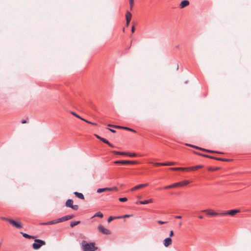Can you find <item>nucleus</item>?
Segmentation results:
<instances>
[{
	"instance_id": "obj_1",
	"label": "nucleus",
	"mask_w": 251,
	"mask_h": 251,
	"mask_svg": "<svg viewBox=\"0 0 251 251\" xmlns=\"http://www.w3.org/2000/svg\"><path fill=\"white\" fill-rule=\"evenodd\" d=\"M81 248L83 251H95L98 249V247L95 246V243H87L83 240L81 242Z\"/></svg>"
},
{
	"instance_id": "obj_2",
	"label": "nucleus",
	"mask_w": 251,
	"mask_h": 251,
	"mask_svg": "<svg viewBox=\"0 0 251 251\" xmlns=\"http://www.w3.org/2000/svg\"><path fill=\"white\" fill-rule=\"evenodd\" d=\"M202 167V165H197L190 167H173L170 168L169 169L172 171H194Z\"/></svg>"
},
{
	"instance_id": "obj_3",
	"label": "nucleus",
	"mask_w": 251,
	"mask_h": 251,
	"mask_svg": "<svg viewBox=\"0 0 251 251\" xmlns=\"http://www.w3.org/2000/svg\"><path fill=\"white\" fill-rule=\"evenodd\" d=\"M46 244L44 241H43L40 239H35V243H34L32 245L33 248L35 250H38L40 247L43 245H45Z\"/></svg>"
},
{
	"instance_id": "obj_4",
	"label": "nucleus",
	"mask_w": 251,
	"mask_h": 251,
	"mask_svg": "<svg viewBox=\"0 0 251 251\" xmlns=\"http://www.w3.org/2000/svg\"><path fill=\"white\" fill-rule=\"evenodd\" d=\"M114 164H121L123 165L126 164H137L138 162L136 161H129V160H119L114 161Z\"/></svg>"
},
{
	"instance_id": "obj_5",
	"label": "nucleus",
	"mask_w": 251,
	"mask_h": 251,
	"mask_svg": "<svg viewBox=\"0 0 251 251\" xmlns=\"http://www.w3.org/2000/svg\"><path fill=\"white\" fill-rule=\"evenodd\" d=\"M118 190V189L116 187H110V188L106 187V188H99L97 190V192L98 193H100L106 192V191H117Z\"/></svg>"
},
{
	"instance_id": "obj_6",
	"label": "nucleus",
	"mask_w": 251,
	"mask_h": 251,
	"mask_svg": "<svg viewBox=\"0 0 251 251\" xmlns=\"http://www.w3.org/2000/svg\"><path fill=\"white\" fill-rule=\"evenodd\" d=\"M240 212L239 210L233 209L229 211H226L222 212V216H225L226 215H229L231 216H234L236 214Z\"/></svg>"
},
{
	"instance_id": "obj_7",
	"label": "nucleus",
	"mask_w": 251,
	"mask_h": 251,
	"mask_svg": "<svg viewBox=\"0 0 251 251\" xmlns=\"http://www.w3.org/2000/svg\"><path fill=\"white\" fill-rule=\"evenodd\" d=\"M190 183L188 180H184L173 184V188L183 187L188 185Z\"/></svg>"
},
{
	"instance_id": "obj_8",
	"label": "nucleus",
	"mask_w": 251,
	"mask_h": 251,
	"mask_svg": "<svg viewBox=\"0 0 251 251\" xmlns=\"http://www.w3.org/2000/svg\"><path fill=\"white\" fill-rule=\"evenodd\" d=\"M202 212L206 213L208 215L216 216H222V212H216L212 211V210H203L201 211Z\"/></svg>"
},
{
	"instance_id": "obj_9",
	"label": "nucleus",
	"mask_w": 251,
	"mask_h": 251,
	"mask_svg": "<svg viewBox=\"0 0 251 251\" xmlns=\"http://www.w3.org/2000/svg\"><path fill=\"white\" fill-rule=\"evenodd\" d=\"M100 232L105 235H109L110 234V231L108 229L105 228L103 226L99 225L98 227Z\"/></svg>"
},
{
	"instance_id": "obj_10",
	"label": "nucleus",
	"mask_w": 251,
	"mask_h": 251,
	"mask_svg": "<svg viewBox=\"0 0 251 251\" xmlns=\"http://www.w3.org/2000/svg\"><path fill=\"white\" fill-rule=\"evenodd\" d=\"M9 223L17 228H21L23 227L21 222L14 221L12 219H10V220L9 221Z\"/></svg>"
},
{
	"instance_id": "obj_11",
	"label": "nucleus",
	"mask_w": 251,
	"mask_h": 251,
	"mask_svg": "<svg viewBox=\"0 0 251 251\" xmlns=\"http://www.w3.org/2000/svg\"><path fill=\"white\" fill-rule=\"evenodd\" d=\"M151 163H152V162H151ZM153 164L156 166H172L174 165L176 163L174 162H167L164 163H153Z\"/></svg>"
},
{
	"instance_id": "obj_12",
	"label": "nucleus",
	"mask_w": 251,
	"mask_h": 251,
	"mask_svg": "<svg viewBox=\"0 0 251 251\" xmlns=\"http://www.w3.org/2000/svg\"><path fill=\"white\" fill-rule=\"evenodd\" d=\"M200 154L204 157L213 159L217 160H220V161H228L229 160L227 159L214 157V156H210V155H207V154Z\"/></svg>"
},
{
	"instance_id": "obj_13",
	"label": "nucleus",
	"mask_w": 251,
	"mask_h": 251,
	"mask_svg": "<svg viewBox=\"0 0 251 251\" xmlns=\"http://www.w3.org/2000/svg\"><path fill=\"white\" fill-rule=\"evenodd\" d=\"M74 217V216L73 215H66L65 216H63L61 218L57 219V221L59 223H61L62 222H64L69 220H70Z\"/></svg>"
},
{
	"instance_id": "obj_14",
	"label": "nucleus",
	"mask_w": 251,
	"mask_h": 251,
	"mask_svg": "<svg viewBox=\"0 0 251 251\" xmlns=\"http://www.w3.org/2000/svg\"><path fill=\"white\" fill-rule=\"evenodd\" d=\"M131 17H132L131 13L130 12L127 11L126 13V26H128L129 23L131 21Z\"/></svg>"
},
{
	"instance_id": "obj_15",
	"label": "nucleus",
	"mask_w": 251,
	"mask_h": 251,
	"mask_svg": "<svg viewBox=\"0 0 251 251\" xmlns=\"http://www.w3.org/2000/svg\"><path fill=\"white\" fill-rule=\"evenodd\" d=\"M188 146H191V147H193V148H197V149H198L199 150H202V151H206V152H211V153H222L221 152H219V151H212V150H206V149H202L201 148H199L198 147H196V146H192L191 145H188Z\"/></svg>"
},
{
	"instance_id": "obj_16",
	"label": "nucleus",
	"mask_w": 251,
	"mask_h": 251,
	"mask_svg": "<svg viewBox=\"0 0 251 251\" xmlns=\"http://www.w3.org/2000/svg\"><path fill=\"white\" fill-rule=\"evenodd\" d=\"M172 244V240L170 237L166 238L163 241L164 246L168 247Z\"/></svg>"
},
{
	"instance_id": "obj_17",
	"label": "nucleus",
	"mask_w": 251,
	"mask_h": 251,
	"mask_svg": "<svg viewBox=\"0 0 251 251\" xmlns=\"http://www.w3.org/2000/svg\"><path fill=\"white\" fill-rule=\"evenodd\" d=\"M148 185V183L145 184H141L138 185H136L131 189L132 191L137 190L139 189H141L144 187L147 186Z\"/></svg>"
},
{
	"instance_id": "obj_18",
	"label": "nucleus",
	"mask_w": 251,
	"mask_h": 251,
	"mask_svg": "<svg viewBox=\"0 0 251 251\" xmlns=\"http://www.w3.org/2000/svg\"><path fill=\"white\" fill-rule=\"evenodd\" d=\"M189 3V1L188 0H183L180 2L179 7L180 8H183L188 6Z\"/></svg>"
},
{
	"instance_id": "obj_19",
	"label": "nucleus",
	"mask_w": 251,
	"mask_h": 251,
	"mask_svg": "<svg viewBox=\"0 0 251 251\" xmlns=\"http://www.w3.org/2000/svg\"><path fill=\"white\" fill-rule=\"evenodd\" d=\"M152 202H153L152 199H149V200L140 201L138 202V203L140 204H147L149 203H151ZM136 203H138V202H137Z\"/></svg>"
},
{
	"instance_id": "obj_20",
	"label": "nucleus",
	"mask_w": 251,
	"mask_h": 251,
	"mask_svg": "<svg viewBox=\"0 0 251 251\" xmlns=\"http://www.w3.org/2000/svg\"><path fill=\"white\" fill-rule=\"evenodd\" d=\"M58 223V222L57 221V219L52 220L51 221L47 222V223H41V225H53Z\"/></svg>"
},
{
	"instance_id": "obj_21",
	"label": "nucleus",
	"mask_w": 251,
	"mask_h": 251,
	"mask_svg": "<svg viewBox=\"0 0 251 251\" xmlns=\"http://www.w3.org/2000/svg\"><path fill=\"white\" fill-rule=\"evenodd\" d=\"M100 141H101L102 142L107 144L108 146H109L111 148H114L115 147L111 144L106 139L102 138L100 139Z\"/></svg>"
},
{
	"instance_id": "obj_22",
	"label": "nucleus",
	"mask_w": 251,
	"mask_h": 251,
	"mask_svg": "<svg viewBox=\"0 0 251 251\" xmlns=\"http://www.w3.org/2000/svg\"><path fill=\"white\" fill-rule=\"evenodd\" d=\"M73 204V201L71 199L68 200L65 203V205L67 207H71Z\"/></svg>"
},
{
	"instance_id": "obj_23",
	"label": "nucleus",
	"mask_w": 251,
	"mask_h": 251,
	"mask_svg": "<svg viewBox=\"0 0 251 251\" xmlns=\"http://www.w3.org/2000/svg\"><path fill=\"white\" fill-rule=\"evenodd\" d=\"M74 194L75 195V196L76 197L78 198L79 199H80L81 200L84 199V197L82 193H79L77 192H74Z\"/></svg>"
},
{
	"instance_id": "obj_24",
	"label": "nucleus",
	"mask_w": 251,
	"mask_h": 251,
	"mask_svg": "<svg viewBox=\"0 0 251 251\" xmlns=\"http://www.w3.org/2000/svg\"><path fill=\"white\" fill-rule=\"evenodd\" d=\"M112 152L115 154L116 155H126V152H121V151H112Z\"/></svg>"
},
{
	"instance_id": "obj_25",
	"label": "nucleus",
	"mask_w": 251,
	"mask_h": 251,
	"mask_svg": "<svg viewBox=\"0 0 251 251\" xmlns=\"http://www.w3.org/2000/svg\"><path fill=\"white\" fill-rule=\"evenodd\" d=\"M80 223V221H72L71 222L70 226L72 227L77 225Z\"/></svg>"
},
{
	"instance_id": "obj_26",
	"label": "nucleus",
	"mask_w": 251,
	"mask_h": 251,
	"mask_svg": "<svg viewBox=\"0 0 251 251\" xmlns=\"http://www.w3.org/2000/svg\"><path fill=\"white\" fill-rule=\"evenodd\" d=\"M21 234H22V235L26 238H27V239H31V238H33V236H31L26 233H23V232H21Z\"/></svg>"
},
{
	"instance_id": "obj_27",
	"label": "nucleus",
	"mask_w": 251,
	"mask_h": 251,
	"mask_svg": "<svg viewBox=\"0 0 251 251\" xmlns=\"http://www.w3.org/2000/svg\"><path fill=\"white\" fill-rule=\"evenodd\" d=\"M71 114H72L73 115H74V116H75V117L79 119H81V120H84V119L82 118H81V117H80L78 115H77L76 113H75V112H71Z\"/></svg>"
},
{
	"instance_id": "obj_28",
	"label": "nucleus",
	"mask_w": 251,
	"mask_h": 251,
	"mask_svg": "<svg viewBox=\"0 0 251 251\" xmlns=\"http://www.w3.org/2000/svg\"><path fill=\"white\" fill-rule=\"evenodd\" d=\"M94 217H99L101 218L103 217V215L100 212H98L94 215Z\"/></svg>"
},
{
	"instance_id": "obj_29",
	"label": "nucleus",
	"mask_w": 251,
	"mask_h": 251,
	"mask_svg": "<svg viewBox=\"0 0 251 251\" xmlns=\"http://www.w3.org/2000/svg\"><path fill=\"white\" fill-rule=\"evenodd\" d=\"M126 155L130 157H136L137 156V154L135 153L126 152Z\"/></svg>"
},
{
	"instance_id": "obj_30",
	"label": "nucleus",
	"mask_w": 251,
	"mask_h": 251,
	"mask_svg": "<svg viewBox=\"0 0 251 251\" xmlns=\"http://www.w3.org/2000/svg\"><path fill=\"white\" fill-rule=\"evenodd\" d=\"M130 9L131 10L134 5V0H129Z\"/></svg>"
},
{
	"instance_id": "obj_31",
	"label": "nucleus",
	"mask_w": 251,
	"mask_h": 251,
	"mask_svg": "<svg viewBox=\"0 0 251 251\" xmlns=\"http://www.w3.org/2000/svg\"><path fill=\"white\" fill-rule=\"evenodd\" d=\"M119 219L118 218V217H113V216H110L109 217V218L108 219V223H110L112 221H113V220L114 219Z\"/></svg>"
},
{
	"instance_id": "obj_32",
	"label": "nucleus",
	"mask_w": 251,
	"mask_h": 251,
	"mask_svg": "<svg viewBox=\"0 0 251 251\" xmlns=\"http://www.w3.org/2000/svg\"><path fill=\"white\" fill-rule=\"evenodd\" d=\"M119 201L121 202H125L127 201V199L126 198H120L119 199Z\"/></svg>"
},
{
	"instance_id": "obj_33",
	"label": "nucleus",
	"mask_w": 251,
	"mask_h": 251,
	"mask_svg": "<svg viewBox=\"0 0 251 251\" xmlns=\"http://www.w3.org/2000/svg\"><path fill=\"white\" fill-rule=\"evenodd\" d=\"M71 208L75 210H77L78 209V205L73 204Z\"/></svg>"
},
{
	"instance_id": "obj_34",
	"label": "nucleus",
	"mask_w": 251,
	"mask_h": 251,
	"mask_svg": "<svg viewBox=\"0 0 251 251\" xmlns=\"http://www.w3.org/2000/svg\"><path fill=\"white\" fill-rule=\"evenodd\" d=\"M123 129H125L126 130H129V131H132V132H135V130H134V129H132V128H129V127H123Z\"/></svg>"
},
{
	"instance_id": "obj_35",
	"label": "nucleus",
	"mask_w": 251,
	"mask_h": 251,
	"mask_svg": "<svg viewBox=\"0 0 251 251\" xmlns=\"http://www.w3.org/2000/svg\"><path fill=\"white\" fill-rule=\"evenodd\" d=\"M130 217V215H123L122 216H118V218L119 219H122V218H127V217Z\"/></svg>"
},
{
	"instance_id": "obj_36",
	"label": "nucleus",
	"mask_w": 251,
	"mask_h": 251,
	"mask_svg": "<svg viewBox=\"0 0 251 251\" xmlns=\"http://www.w3.org/2000/svg\"><path fill=\"white\" fill-rule=\"evenodd\" d=\"M170 188H174L173 184L171 185H170L166 186L164 187V189H170Z\"/></svg>"
},
{
	"instance_id": "obj_37",
	"label": "nucleus",
	"mask_w": 251,
	"mask_h": 251,
	"mask_svg": "<svg viewBox=\"0 0 251 251\" xmlns=\"http://www.w3.org/2000/svg\"><path fill=\"white\" fill-rule=\"evenodd\" d=\"M83 121H85V122H86V123H89V124H91V125H97V124H96V123H95L91 122L88 121H87V120H85V119H84V120H83Z\"/></svg>"
},
{
	"instance_id": "obj_38",
	"label": "nucleus",
	"mask_w": 251,
	"mask_h": 251,
	"mask_svg": "<svg viewBox=\"0 0 251 251\" xmlns=\"http://www.w3.org/2000/svg\"><path fill=\"white\" fill-rule=\"evenodd\" d=\"M157 223L160 225H163L167 223V222H164L162 221H157Z\"/></svg>"
},
{
	"instance_id": "obj_39",
	"label": "nucleus",
	"mask_w": 251,
	"mask_h": 251,
	"mask_svg": "<svg viewBox=\"0 0 251 251\" xmlns=\"http://www.w3.org/2000/svg\"><path fill=\"white\" fill-rule=\"evenodd\" d=\"M1 219L2 220L6 221L8 223H9V221L10 220V219H8L7 218H5V217H1Z\"/></svg>"
},
{
	"instance_id": "obj_40",
	"label": "nucleus",
	"mask_w": 251,
	"mask_h": 251,
	"mask_svg": "<svg viewBox=\"0 0 251 251\" xmlns=\"http://www.w3.org/2000/svg\"><path fill=\"white\" fill-rule=\"evenodd\" d=\"M114 127L116 128H122V129H123V127H124V126H115Z\"/></svg>"
},
{
	"instance_id": "obj_41",
	"label": "nucleus",
	"mask_w": 251,
	"mask_h": 251,
	"mask_svg": "<svg viewBox=\"0 0 251 251\" xmlns=\"http://www.w3.org/2000/svg\"><path fill=\"white\" fill-rule=\"evenodd\" d=\"M174 235V232L173 230H171L170 232L169 236L170 237H172Z\"/></svg>"
},
{
	"instance_id": "obj_42",
	"label": "nucleus",
	"mask_w": 251,
	"mask_h": 251,
	"mask_svg": "<svg viewBox=\"0 0 251 251\" xmlns=\"http://www.w3.org/2000/svg\"><path fill=\"white\" fill-rule=\"evenodd\" d=\"M176 219H181L182 218L181 216H176L175 217Z\"/></svg>"
},
{
	"instance_id": "obj_43",
	"label": "nucleus",
	"mask_w": 251,
	"mask_h": 251,
	"mask_svg": "<svg viewBox=\"0 0 251 251\" xmlns=\"http://www.w3.org/2000/svg\"><path fill=\"white\" fill-rule=\"evenodd\" d=\"M108 129L111 131L112 132H113V133H115L116 132V131L114 129H110V128H108Z\"/></svg>"
},
{
	"instance_id": "obj_44",
	"label": "nucleus",
	"mask_w": 251,
	"mask_h": 251,
	"mask_svg": "<svg viewBox=\"0 0 251 251\" xmlns=\"http://www.w3.org/2000/svg\"><path fill=\"white\" fill-rule=\"evenodd\" d=\"M134 30H135V28H134V26H133L132 27V28H131V32H132V33H133V32H134Z\"/></svg>"
},
{
	"instance_id": "obj_45",
	"label": "nucleus",
	"mask_w": 251,
	"mask_h": 251,
	"mask_svg": "<svg viewBox=\"0 0 251 251\" xmlns=\"http://www.w3.org/2000/svg\"><path fill=\"white\" fill-rule=\"evenodd\" d=\"M21 123H22V124H25V123H26V121L25 120H22V122H21Z\"/></svg>"
},
{
	"instance_id": "obj_46",
	"label": "nucleus",
	"mask_w": 251,
	"mask_h": 251,
	"mask_svg": "<svg viewBox=\"0 0 251 251\" xmlns=\"http://www.w3.org/2000/svg\"><path fill=\"white\" fill-rule=\"evenodd\" d=\"M97 138L98 139H99V140H100V139H101V138H102V137H100V136H98V135H97Z\"/></svg>"
},
{
	"instance_id": "obj_47",
	"label": "nucleus",
	"mask_w": 251,
	"mask_h": 251,
	"mask_svg": "<svg viewBox=\"0 0 251 251\" xmlns=\"http://www.w3.org/2000/svg\"><path fill=\"white\" fill-rule=\"evenodd\" d=\"M203 217L202 215H200L199 216V218H200V219H203Z\"/></svg>"
},
{
	"instance_id": "obj_48",
	"label": "nucleus",
	"mask_w": 251,
	"mask_h": 251,
	"mask_svg": "<svg viewBox=\"0 0 251 251\" xmlns=\"http://www.w3.org/2000/svg\"><path fill=\"white\" fill-rule=\"evenodd\" d=\"M108 126H110V127H114V125H110V124H109L108 125Z\"/></svg>"
},
{
	"instance_id": "obj_49",
	"label": "nucleus",
	"mask_w": 251,
	"mask_h": 251,
	"mask_svg": "<svg viewBox=\"0 0 251 251\" xmlns=\"http://www.w3.org/2000/svg\"><path fill=\"white\" fill-rule=\"evenodd\" d=\"M181 224H181V223H179V225H180V226H181Z\"/></svg>"
}]
</instances>
